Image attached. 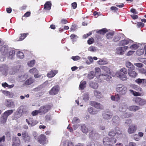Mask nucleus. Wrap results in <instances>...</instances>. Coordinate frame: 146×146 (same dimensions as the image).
Returning a JSON list of instances; mask_svg holds the SVG:
<instances>
[{"instance_id": "dca6fc26", "label": "nucleus", "mask_w": 146, "mask_h": 146, "mask_svg": "<svg viewBox=\"0 0 146 146\" xmlns=\"http://www.w3.org/2000/svg\"><path fill=\"white\" fill-rule=\"evenodd\" d=\"M115 75L116 76L119 78L123 81H125L127 79V77L125 74L121 73V72H117Z\"/></svg>"}, {"instance_id": "c85d7f7f", "label": "nucleus", "mask_w": 146, "mask_h": 146, "mask_svg": "<svg viewBox=\"0 0 146 146\" xmlns=\"http://www.w3.org/2000/svg\"><path fill=\"white\" fill-rule=\"evenodd\" d=\"M6 104L7 107L10 108H13L15 107L14 102L11 100H7Z\"/></svg>"}, {"instance_id": "393cba45", "label": "nucleus", "mask_w": 146, "mask_h": 146, "mask_svg": "<svg viewBox=\"0 0 146 146\" xmlns=\"http://www.w3.org/2000/svg\"><path fill=\"white\" fill-rule=\"evenodd\" d=\"M28 77L27 74H25L23 75H19L18 78V80L21 82L25 81Z\"/></svg>"}, {"instance_id": "bb28decb", "label": "nucleus", "mask_w": 146, "mask_h": 146, "mask_svg": "<svg viewBox=\"0 0 146 146\" xmlns=\"http://www.w3.org/2000/svg\"><path fill=\"white\" fill-rule=\"evenodd\" d=\"M15 54V51L14 50H10L9 53L7 54L5 57L7 56L8 58L9 59H12Z\"/></svg>"}, {"instance_id": "864d4df0", "label": "nucleus", "mask_w": 146, "mask_h": 146, "mask_svg": "<svg viewBox=\"0 0 146 146\" xmlns=\"http://www.w3.org/2000/svg\"><path fill=\"white\" fill-rule=\"evenodd\" d=\"M118 72H121V73L123 72L124 74H126L128 73V70L125 68H123L120 70V71Z\"/></svg>"}, {"instance_id": "de8ad7c7", "label": "nucleus", "mask_w": 146, "mask_h": 146, "mask_svg": "<svg viewBox=\"0 0 146 146\" xmlns=\"http://www.w3.org/2000/svg\"><path fill=\"white\" fill-rule=\"evenodd\" d=\"M72 122L73 123L76 124L79 123L80 122V120L78 117H74L73 118Z\"/></svg>"}, {"instance_id": "9b49d317", "label": "nucleus", "mask_w": 146, "mask_h": 146, "mask_svg": "<svg viewBox=\"0 0 146 146\" xmlns=\"http://www.w3.org/2000/svg\"><path fill=\"white\" fill-rule=\"evenodd\" d=\"M103 118L106 120L110 119L112 117V115L111 112L109 111H104L102 114Z\"/></svg>"}, {"instance_id": "4c0bfd02", "label": "nucleus", "mask_w": 146, "mask_h": 146, "mask_svg": "<svg viewBox=\"0 0 146 146\" xmlns=\"http://www.w3.org/2000/svg\"><path fill=\"white\" fill-rule=\"evenodd\" d=\"M34 81L33 79L32 78L30 77L25 82V84L26 85H29L33 83Z\"/></svg>"}, {"instance_id": "ea45409f", "label": "nucleus", "mask_w": 146, "mask_h": 146, "mask_svg": "<svg viewBox=\"0 0 146 146\" xmlns=\"http://www.w3.org/2000/svg\"><path fill=\"white\" fill-rule=\"evenodd\" d=\"M51 5L50 1L47 2L44 5V9L46 10H50L51 8Z\"/></svg>"}, {"instance_id": "6e6552de", "label": "nucleus", "mask_w": 146, "mask_h": 146, "mask_svg": "<svg viewBox=\"0 0 146 146\" xmlns=\"http://www.w3.org/2000/svg\"><path fill=\"white\" fill-rule=\"evenodd\" d=\"M21 134L22 138L25 142H30L31 138L27 132L25 131L23 132Z\"/></svg>"}, {"instance_id": "13d9d810", "label": "nucleus", "mask_w": 146, "mask_h": 146, "mask_svg": "<svg viewBox=\"0 0 146 146\" xmlns=\"http://www.w3.org/2000/svg\"><path fill=\"white\" fill-rule=\"evenodd\" d=\"M129 91L131 93H133V95L135 96H138L140 95V94L139 92H137L132 90H130Z\"/></svg>"}, {"instance_id": "4d7b16f0", "label": "nucleus", "mask_w": 146, "mask_h": 146, "mask_svg": "<svg viewBox=\"0 0 146 146\" xmlns=\"http://www.w3.org/2000/svg\"><path fill=\"white\" fill-rule=\"evenodd\" d=\"M113 35L114 33L113 32L109 33L106 34V36L107 38L109 39L111 38Z\"/></svg>"}, {"instance_id": "f8f14e48", "label": "nucleus", "mask_w": 146, "mask_h": 146, "mask_svg": "<svg viewBox=\"0 0 146 146\" xmlns=\"http://www.w3.org/2000/svg\"><path fill=\"white\" fill-rule=\"evenodd\" d=\"M8 69V67L5 65H1L0 66V72L5 76L7 75V73Z\"/></svg>"}, {"instance_id": "c9c22d12", "label": "nucleus", "mask_w": 146, "mask_h": 146, "mask_svg": "<svg viewBox=\"0 0 146 146\" xmlns=\"http://www.w3.org/2000/svg\"><path fill=\"white\" fill-rule=\"evenodd\" d=\"M83 100L85 102L88 101L90 99V96L88 92H86L82 96Z\"/></svg>"}, {"instance_id": "9d476101", "label": "nucleus", "mask_w": 146, "mask_h": 146, "mask_svg": "<svg viewBox=\"0 0 146 146\" xmlns=\"http://www.w3.org/2000/svg\"><path fill=\"white\" fill-rule=\"evenodd\" d=\"M59 90V88L58 86H54L49 91V94L52 95L56 94L58 93Z\"/></svg>"}, {"instance_id": "1a4fd4ad", "label": "nucleus", "mask_w": 146, "mask_h": 146, "mask_svg": "<svg viewBox=\"0 0 146 146\" xmlns=\"http://www.w3.org/2000/svg\"><path fill=\"white\" fill-rule=\"evenodd\" d=\"M133 42V41L132 40L128 38H126L120 41L119 45L120 46H125L129 44H131Z\"/></svg>"}, {"instance_id": "f257e3e1", "label": "nucleus", "mask_w": 146, "mask_h": 146, "mask_svg": "<svg viewBox=\"0 0 146 146\" xmlns=\"http://www.w3.org/2000/svg\"><path fill=\"white\" fill-rule=\"evenodd\" d=\"M116 90L120 95H124L127 92V88L122 84H118L116 86Z\"/></svg>"}, {"instance_id": "7c9ffc66", "label": "nucleus", "mask_w": 146, "mask_h": 146, "mask_svg": "<svg viewBox=\"0 0 146 146\" xmlns=\"http://www.w3.org/2000/svg\"><path fill=\"white\" fill-rule=\"evenodd\" d=\"M94 96L98 98H101L103 97L101 92L97 90H94Z\"/></svg>"}, {"instance_id": "4be33fe9", "label": "nucleus", "mask_w": 146, "mask_h": 146, "mask_svg": "<svg viewBox=\"0 0 146 146\" xmlns=\"http://www.w3.org/2000/svg\"><path fill=\"white\" fill-rule=\"evenodd\" d=\"M102 76L103 77V79L106 80L109 82H111L112 80V77L110 75H108L107 74H102Z\"/></svg>"}, {"instance_id": "e2e57ef3", "label": "nucleus", "mask_w": 146, "mask_h": 146, "mask_svg": "<svg viewBox=\"0 0 146 146\" xmlns=\"http://www.w3.org/2000/svg\"><path fill=\"white\" fill-rule=\"evenodd\" d=\"M38 113H40L39 110H35L32 112L31 114L33 116H35L37 115Z\"/></svg>"}, {"instance_id": "473e14b6", "label": "nucleus", "mask_w": 146, "mask_h": 146, "mask_svg": "<svg viewBox=\"0 0 146 146\" xmlns=\"http://www.w3.org/2000/svg\"><path fill=\"white\" fill-rule=\"evenodd\" d=\"M140 108L139 106H129L128 109L129 111H135L139 110Z\"/></svg>"}, {"instance_id": "052dcab7", "label": "nucleus", "mask_w": 146, "mask_h": 146, "mask_svg": "<svg viewBox=\"0 0 146 146\" xmlns=\"http://www.w3.org/2000/svg\"><path fill=\"white\" fill-rule=\"evenodd\" d=\"M71 58L74 61H77L80 59V57L78 56H72Z\"/></svg>"}, {"instance_id": "e433bc0d", "label": "nucleus", "mask_w": 146, "mask_h": 146, "mask_svg": "<svg viewBox=\"0 0 146 146\" xmlns=\"http://www.w3.org/2000/svg\"><path fill=\"white\" fill-rule=\"evenodd\" d=\"M98 134L96 133L94 130L92 131L89 133V137L92 139H96L97 136H98Z\"/></svg>"}, {"instance_id": "f03ea898", "label": "nucleus", "mask_w": 146, "mask_h": 146, "mask_svg": "<svg viewBox=\"0 0 146 146\" xmlns=\"http://www.w3.org/2000/svg\"><path fill=\"white\" fill-rule=\"evenodd\" d=\"M133 101L139 106H142L146 104V100L142 99L140 97L134 98H133Z\"/></svg>"}, {"instance_id": "ddd939ff", "label": "nucleus", "mask_w": 146, "mask_h": 146, "mask_svg": "<svg viewBox=\"0 0 146 146\" xmlns=\"http://www.w3.org/2000/svg\"><path fill=\"white\" fill-rule=\"evenodd\" d=\"M90 104L91 106H94L97 109H102L103 108V106L102 105L96 102L91 101Z\"/></svg>"}, {"instance_id": "0e129e2a", "label": "nucleus", "mask_w": 146, "mask_h": 146, "mask_svg": "<svg viewBox=\"0 0 146 146\" xmlns=\"http://www.w3.org/2000/svg\"><path fill=\"white\" fill-rule=\"evenodd\" d=\"M94 41V40L92 38H90L87 41L88 43L89 44H90L93 43Z\"/></svg>"}, {"instance_id": "20e7f679", "label": "nucleus", "mask_w": 146, "mask_h": 146, "mask_svg": "<svg viewBox=\"0 0 146 146\" xmlns=\"http://www.w3.org/2000/svg\"><path fill=\"white\" fill-rule=\"evenodd\" d=\"M128 108V106L125 102L120 103L118 105V110L120 112H125Z\"/></svg>"}, {"instance_id": "2f4dec72", "label": "nucleus", "mask_w": 146, "mask_h": 146, "mask_svg": "<svg viewBox=\"0 0 146 146\" xmlns=\"http://www.w3.org/2000/svg\"><path fill=\"white\" fill-rule=\"evenodd\" d=\"M125 65L129 69H134L135 66L133 65L129 61H127L125 63Z\"/></svg>"}, {"instance_id": "79ce46f5", "label": "nucleus", "mask_w": 146, "mask_h": 146, "mask_svg": "<svg viewBox=\"0 0 146 146\" xmlns=\"http://www.w3.org/2000/svg\"><path fill=\"white\" fill-rule=\"evenodd\" d=\"M95 76L94 72L93 71H91L88 74V78L91 80Z\"/></svg>"}, {"instance_id": "c03bdc74", "label": "nucleus", "mask_w": 146, "mask_h": 146, "mask_svg": "<svg viewBox=\"0 0 146 146\" xmlns=\"http://www.w3.org/2000/svg\"><path fill=\"white\" fill-rule=\"evenodd\" d=\"M132 88L138 92L141 91L142 89L139 86L137 85H133L132 86Z\"/></svg>"}, {"instance_id": "49530a36", "label": "nucleus", "mask_w": 146, "mask_h": 146, "mask_svg": "<svg viewBox=\"0 0 146 146\" xmlns=\"http://www.w3.org/2000/svg\"><path fill=\"white\" fill-rule=\"evenodd\" d=\"M17 57L20 59H23L24 58L23 53L19 51L17 52Z\"/></svg>"}, {"instance_id": "f3484780", "label": "nucleus", "mask_w": 146, "mask_h": 146, "mask_svg": "<svg viewBox=\"0 0 146 146\" xmlns=\"http://www.w3.org/2000/svg\"><path fill=\"white\" fill-rule=\"evenodd\" d=\"M8 46L5 45L1 47L0 48V51L2 54L5 56H6L8 52Z\"/></svg>"}, {"instance_id": "09e8293b", "label": "nucleus", "mask_w": 146, "mask_h": 146, "mask_svg": "<svg viewBox=\"0 0 146 146\" xmlns=\"http://www.w3.org/2000/svg\"><path fill=\"white\" fill-rule=\"evenodd\" d=\"M7 118L5 117L4 115H2V116L1 118V121L2 123H4L6 122Z\"/></svg>"}, {"instance_id": "39448f33", "label": "nucleus", "mask_w": 146, "mask_h": 146, "mask_svg": "<svg viewBox=\"0 0 146 146\" xmlns=\"http://www.w3.org/2000/svg\"><path fill=\"white\" fill-rule=\"evenodd\" d=\"M128 48L127 46L118 47L116 49V53L119 55H123L124 54V52L127 50Z\"/></svg>"}, {"instance_id": "338daca9", "label": "nucleus", "mask_w": 146, "mask_h": 146, "mask_svg": "<svg viewBox=\"0 0 146 146\" xmlns=\"http://www.w3.org/2000/svg\"><path fill=\"white\" fill-rule=\"evenodd\" d=\"M137 25L138 27H142L144 26V24L141 22H138L137 23Z\"/></svg>"}, {"instance_id": "680f3d73", "label": "nucleus", "mask_w": 146, "mask_h": 146, "mask_svg": "<svg viewBox=\"0 0 146 146\" xmlns=\"http://www.w3.org/2000/svg\"><path fill=\"white\" fill-rule=\"evenodd\" d=\"M27 34L24 33L22 35L21 34V36L19 38V41H21L23 40L26 37Z\"/></svg>"}, {"instance_id": "2eb2a0df", "label": "nucleus", "mask_w": 146, "mask_h": 146, "mask_svg": "<svg viewBox=\"0 0 146 146\" xmlns=\"http://www.w3.org/2000/svg\"><path fill=\"white\" fill-rule=\"evenodd\" d=\"M137 126L135 125H132L130 126L128 129L127 132L129 134L134 133L136 131Z\"/></svg>"}, {"instance_id": "8fccbe9b", "label": "nucleus", "mask_w": 146, "mask_h": 146, "mask_svg": "<svg viewBox=\"0 0 146 146\" xmlns=\"http://www.w3.org/2000/svg\"><path fill=\"white\" fill-rule=\"evenodd\" d=\"M109 136L110 137H114L115 135L117 136V135L116 133L113 130H111L108 133Z\"/></svg>"}, {"instance_id": "a19ab883", "label": "nucleus", "mask_w": 146, "mask_h": 146, "mask_svg": "<svg viewBox=\"0 0 146 146\" xmlns=\"http://www.w3.org/2000/svg\"><path fill=\"white\" fill-rule=\"evenodd\" d=\"M13 111L12 110H10L5 111L3 114L7 118L8 116L11 115L13 112Z\"/></svg>"}, {"instance_id": "f704fd0d", "label": "nucleus", "mask_w": 146, "mask_h": 146, "mask_svg": "<svg viewBox=\"0 0 146 146\" xmlns=\"http://www.w3.org/2000/svg\"><path fill=\"white\" fill-rule=\"evenodd\" d=\"M86 81H82L80 83L79 89L80 90H83L86 87Z\"/></svg>"}, {"instance_id": "cd10ccee", "label": "nucleus", "mask_w": 146, "mask_h": 146, "mask_svg": "<svg viewBox=\"0 0 146 146\" xmlns=\"http://www.w3.org/2000/svg\"><path fill=\"white\" fill-rule=\"evenodd\" d=\"M133 116V113L130 112H127L121 115L122 118H124L126 117H131Z\"/></svg>"}, {"instance_id": "7ed1b4c3", "label": "nucleus", "mask_w": 146, "mask_h": 146, "mask_svg": "<svg viewBox=\"0 0 146 146\" xmlns=\"http://www.w3.org/2000/svg\"><path fill=\"white\" fill-rule=\"evenodd\" d=\"M18 111L17 114H16L15 117L17 118H19L20 117L22 114L26 112V110L24 107L21 106L18 109Z\"/></svg>"}, {"instance_id": "69168bd1", "label": "nucleus", "mask_w": 146, "mask_h": 146, "mask_svg": "<svg viewBox=\"0 0 146 146\" xmlns=\"http://www.w3.org/2000/svg\"><path fill=\"white\" fill-rule=\"evenodd\" d=\"M132 123V121L131 119H128L126 120L125 122V124L127 125L130 124Z\"/></svg>"}, {"instance_id": "aec40b11", "label": "nucleus", "mask_w": 146, "mask_h": 146, "mask_svg": "<svg viewBox=\"0 0 146 146\" xmlns=\"http://www.w3.org/2000/svg\"><path fill=\"white\" fill-rule=\"evenodd\" d=\"M134 70L132 69L128 70V74L130 77L132 78H135L137 75V73Z\"/></svg>"}, {"instance_id": "c756f323", "label": "nucleus", "mask_w": 146, "mask_h": 146, "mask_svg": "<svg viewBox=\"0 0 146 146\" xmlns=\"http://www.w3.org/2000/svg\"><path fill=\"white\" fill-rule=\"evenodd\" d=\"M140 45L139 43L135 42L130 46L129 48L131 50H135L139 47Z\"/></svg>"}, {"instance_id": "a18cd8bd", "label": "nucleus", "mask_w": 146, "mask_h": 146, "mask_svg": "<svg viewBox=\"0 0 146 146\" xmlns=\"http://www.w3.org/2000/svg\"><path fill=\"white\" fill-rule=\"evenodd\" d=\"M118 135V136H121V131L120 129L118 127H117L115 128V131Z\"/></svg>"}, {"instance_id": "4468645a", "label": "nucleus", "mask_w": 146, "mask_h": 146, "mask_svg": "<svg viewBox=\"0 0 146 146\" xmlns=\"http://www.w3.org/2000/svg\"><path fill=\"white\" fill-rule=\"evenodd\" d=\"M120 119L117 116L113 117L112 119V124L115 126L118 125L120 123Z\"/></svg>"}, {"instance_id": "6e6d98bb", "label": "nucleus", "mask_w": 146, "mask_h": 146, "mask_svg": "<svg viewBox=\"0 0 146 146\" xmlns=\"http://www.w3.org/2000/svg\"><path fill=\"white\" fill-rule=\"evenodd\" d=\"M144 52V50L143 49H140L138 50L136 52V54L139 56L143 54Z\"/></svg>"}, {"instance_id": "5fc2aeb1", "label": "nucleus", "mask_w": 146, "mask_h": 146, "mask_svg": "<svg viewBox=\"0 0 146 146\" xmlns=\"http://www.w3.org/2000/svg\"><path fill=\"white\" fill-rule=\"evenodd\" d=\"M88 50L91 52H95L96 51L97 48L95 47L91 46L88 48Z\"/></svg>"}, {"instance_id": "6ab92c4d", "label": "nucleus", "mask_w": 146, "mask_h": 146, "mask_svg": "<svg viewBox=\"0 0 146 146\" xmlns=\"http://www.w3.org/2000/svg\"><path fill=\"white\" fill-rule=\"evenodd\" d=\"M135 82L139 85L142 84L144 86H146V80L145 79L139 78L136 79Z\"/></svg>"}, {"instance_id": "a211bd4d", "label": "nucleus", "mask_w": 146, "mask_h": 146, "mask_svg": "<svg viewBox=\"0 0 146 146\" xmlns=\"http://www.w3.org/2000/svg\"><path fill=\"white\" fill-rule=\"evenodd\" d=\"M13 143L12 146H19L20 143V140L17 137H14L13 138Z\"/></svg>"}, {"instance_id": "774afa93", "label": "nucleus", "mask_w": 146, "mask_h": 146, "mask_svg": "<svg viewBox=\"0 0 146 146\" xmlns=\"http://www.w3.org/2000/svg\"><path fill=\"white\" fill-rule=\"evenodd\" d=\"M120 39V37L118 36H115L113 38V41L115 42H117Z\"/></svg>"}, {"instance_id": "603ef678", "label": "nucleus", "mask_w": 146, "mask_h": 146, "mask_svg": "<svg viewBox=\"0 0 146 146\" xmlns=\"http://www.w3.org/2000/svg\"><path fill=\"white\" fill-rule=\"evenodd\" d=\"M29 72L32 74L37 73L38 72V70L35 68H33L29 71Z\"/></svg>"}, {"instance_id": "72a5a7b5", "label": "nucleus", "mask_w": 146, "mask_h": 146, "mask_svg": "<svg viewBox=\"0 0 146 146\" xmlns=\"http://www.w3.org/2000/svg\"><path fill=\"white\" fill-rule=\"evenodd\" d=\"M88 111L89 113L91 114L94 115L96 114L98 112V111L92 107H90L88 109Z\"/></svg>"}, {"instance_id": "a878e982", "label": "nucleus", "mask_w": 146, "mask_h": 146, "mask_svg": "<svg viewBox=\"0 0 146 146\" xmlns=\"http://www.w3.org/2000/svg\"><path fill=\"white\" fill-rule=\"evenodd\" d=\"M58 72L57 70H51L47 74V76L49 78H52L55 76Z\"/></svg>"}, {"instance_id": "37998d69", "label": "nucleus", "mask_w": 146, "mask_h": 146, "mask_svg": "<svg viewBox=\"0 0 146 146\" xmlns=\"http://www.w3.org/2000/svg\"><path fill=\"white\" fill-rule=\"evenodd\" d=\"M107 32V30L106 28L97 31V33L102 35H104Z\"/></svg>"}, {"instance_id": "58836bf2", "label": "nucleus", "mask_w": 146, "mask_h": 146, "mask_svg": "<svg viewBox=\"0 0 146 146\" xmlns=\"http://www.w3.org/2000/svg\"><path fill=\"white\" fill-rule=\"evenodd\" d=\"M81 128V130L83 133H87L88 132V129L84 124L82 125Z\"/></svg>"}, {"instance_id": "412c9836", "label": "nucleus", "mask_w": 146, "mask_h": 146, "mask_svg": "<svg viewBox=\"0 0 146 146\" xmlns=\"http://www.w3.org/2000/svg\"><path fill=\"white\" fill-rule=\"evenodd\" d=\"M89 86L94 89H97L99 86L98 84L93 81H91L89 83Z\"/></svg>"}, {"instance_id": "423d86ee", "label": "nucleus", "mask_w": 146, "mask_h": 146, "mask_svg": "<svg viewBox=\"0 0 146 146\" xmlns=\"http://www.w3.org/2000/svg\"><path fill=\"white\" fill-rule=\"evenodd\" d=\"M50 109L49 106L45 105L41 107L39 110L40 113L41 114H44L48 112V111Z\"/></svg>"}, {"instance_id": "5701e85b", "label": "nucleus", "mask_w": 146, "mask_h": 146, "mask_svg": "<svg viewBox=\"0 0 146 146\" xmlns=\"http://www.w3.org/2000/svg\"><path fill=\"white\" fill-rule=\"evenodd\" d=\"M20 68V67L19 66H14L11 69L9 72L10 74L11 75L14 74L19 70Z\"/></svg>"}, {"instance_id": "bf43d9fd", "label": "nucleus", "mask_w": 146, "mask_h": 146, "mask_svg": "<svg viewBox=\"0 0 146 146\" xmlns=\"http://www.w3.org/2000/svg\"><path fill=\"white\" fill-rule=\"evenodd\" d=\"M35 63V60H33L28 63V64L29 66L32 67L34 66Z\"/></svg>"}, {"instance_id": "0eeeda50", "label": "nucleus", "mask_w": 146, "mask_h": 146, "mask_svg": "<svg viewBox=\"0 0 146 146\" xmlns=\"http://www.w3.org/2000/svg\"><path fill=\"white\" fill-rule=\"evenodd\" d=\"M25 121L27 123L29 127H30L34 126L37 123L36 121L34 120L33 118L31 117L26 119Z\"/></svg>"}, {"instance_id": "3c124183", "label": "nucleus", "mask_w": 146, "mask_h": 146, "mask_svg": "<svg viewBox=\"0 0 146 146\" xmlns=\"http://www.w3.org/2000/svg\"><path fill=\"white\" fill-rule=\"evenodd\" d=\"M98 64L100 65L106 64L108 63V62L105 60L100 59L98 61Z\"/></svg>"}, {"instance_id": "b1692460", "label": "nucleus", "mask_w": 146, "mask_h": 146, "mask_svg": "<svg viewBox=\"0 0 146 146\" xmlns=\"http://www.w3.org/2000/svg\"><path fill=\"white\" fill-rule=\"evenodd\" d=\"M38 141L40 143L44 144L46 141V138L45 135L43 134H41L40 136Z\"/></svg>"}]
</instances>
